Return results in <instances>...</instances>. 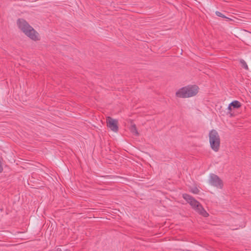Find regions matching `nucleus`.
Wrapping results in <instances>:
<instances>
[{"label":"nucleus","mask_w":251,"mask_h":251,"mask_svg":"<svg viewBox=\"0 0 251 251\" xmlns=\"http://www.w3.org/2000/svg\"><path fill=\"white\" fill-rule=\"evenodd\" d=\"M17 24L19 28L32 40L37 41L40 39L39 34L24 19H18Z\"/></svg>","instance_id":"1"},{"label":"nucleus","mask_w":251,"mask_h":251,"mask_svg":"<svg viewBox=\"0 0 251 251\" xmlns=\"http://www.w3.org/2000/svg\"><path fill=\"white\" fill-rule=\"evenodd\" d=\"M199 89L198 86L196 85H188L179 89L176 91V95L182 98L192 97L198 94Z\"/></svg>","instance_id":"2"},{"label":"nucleus","mask_w":251,"mask_h":251,"mask_svg":"<svg viewBox=\"0 0 251 251\" xmlns=\"http://www.w3.org/2000/svg\"><path fill=\"white\" fill-rule=\"evenodd\" d=\"M182 197L198 213L204 217H208L209 215L208 213L204 209L200 203L194 198L187 194H183Z\"/></svg>","instance_id":"3"},{"label":"nucleus","mask_w":251,"mask_h":251,"mask_svg":"<svg viewBox=\"0 0 251 251\" xmlns=\"http://www.w3.org/2000/svg\"><path fill=\"white\" fill-rule=\"evenodd\" d=\"M209 143L211 148L215 152L219 151L220 147V137L218 132L212 129L209 132Z\"/></svg>","instance_id":"4"},{"label":"nucleus","mask_w":251,"mask_h":251,"mask_svg":"<svg viewBox=\"0 0 251 251\" xmlns=\"http://www.w3.org/2000/svg\"><path fill=\"white\" fill-rule=\"evenodd\" d=\"M209 183L211 185L220 189H223L224 186L222 180L217 175L214 174L210 175Z\"/></svg>","instance_id":"5"},{"label":"nucleus","mask_w":251,"mask_h":251,"mask_svg":"<svg viewBox=\"0 0 251 251\" xmlns=\"http://www.w3.org/2000/svg\"><path fill=\"white\" fill-rule=\"evenodd\" d=\"M107 126L114 132L118 130V121L108 117L106 119Z\"/></svg>","instance_id":"6"},{"label":"nucleus","mask_w":251,"mask_h":251,"mask_svg":"<svg viewBox=\"0 0 251 251\" xmlns=\"http://www.w3.org/2000/svg\"><path fill=\"white\" fill-rule=\"evenodd\" d=\"M234 108H238L241 106V103L238 100H234L230 103Z\"/></svg>","instance_id":"7"},{"label":"nucleus","mask_w":251,"mask_h":251,"mask_svg":"<svg viewBox=\"0 0 251 251\" xmlns=\"http://www.w3.org/2000/svg\"><path fill=\"white\" fill-rule=\"evenodd\" d=\"M130 131L133 134H134L136 136H138L139 135V133L137 131V128L135 125L131 126L130 127Z\"/></svg>","instance_id":"8"},{"label":"nucleus","mask_w":251,"mask_h":251,"mask_svg":"<svg viewBox=\"0 0 251 251\" xmlns=\"http://www.w3.org/2000/svg\"><path fill=\"white\" fill-rule=\"evenodd\" d=\"M240 62L243 68H245L246 70L249 69L248 66L246 62L243 59H241Z\"/></svg>","instance_id":"9"},{"label":"nucleus","mask_w":251,"mask_h":251,"mask_svg":"<svg viewBox=\"0 0 251 251\" xmlns=\"http://www.w3.org/2000/svg\"><path fill=\"white\" fill-rule=\"evenodd\" d=\"M215 13H216V15L218 17H222L223 18H226V19H228V20H231V19L230 18L226 17V16L224 15L222 13H221L219 11H216L215 12Z\"/></svg>","instance_id":"10"},{"label":"nucleus","mask_w":251,"mask_h":251,"mask_svg":"<svg viewBox=\"0 0 251 251\" xmlns=\"http://www.w3.org/2000/svg\"><path fill=\"white\" fill-rule=\"evenodd\" d=\"M190 191L194 194H198L200 192L199 190L197 187L192 188Z\"/></svg>","instance_id":"11"},{"label":"nucleus","mask_w":251,"mask_h":251,"mask_svg":"<svg viewBox=\"0 0 251 251\" xmlns=\"http://www.w3.org/2000/svg\"><path fill=\"white\" fill-rule=\"evenodd\" d=\"M231 106L232 105H230V104H229L228 106V109L229 110V111H231Z\"/></svg>","instance_id":"12"}]
</instances>
